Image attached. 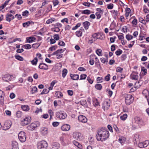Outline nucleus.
Masks as SVG:
<instances>
[{
  "label": "nucleus",
  "mask_w": 149,
  "mask_h": 149,
  "mask_svg": "<svg viewBox=\"0 0 149 149\" xmlns=\"http://www.w3.org/2000/svg\"><path fill=\"white\" fill-rule=\"evenodd\" d=\"M109 135L108 131L103 128H102L98 130L96 135V137L97 141H103L107 139Z\"/></svg>",
  "instance_id": "f257e3e1"
},
{
  "label": "nucleus",
  "mask_w": 149,
  "mask_h": 149,
  "mask_svg": "<svg viewBox=\"0 0 149 149\" xmlns=\"http://www.w3.org/2000/svg\"><path fill=\"white\" fill-rule=\"evenodd\" d=\"M48 146V143L44 140L39 141L37 144L38 149H47Z\"/></svg>",
  "instance_id": "f03ea898"
},
{
  "label": "nucleus",
  "mask_w": 149,
  "mask_h": 149,
  "mask_svg": "<svg viewBox=\"0 0 149 149\" xmlns=\"http://www.w3.org/2000/svg\"><path fill=\"white\" fill-rule=\"evenodd\" d=\"M125 102L127 105H129L133 102L134 98L132 96L130 95H125Z\"/></svg>",
  "instance_id": "7ed1b4c3"
},
{
  "label": "nucleus",
  "mask_w": 149,
  "mask_h": 149,
  "mask_svg": "<svg viewBox=\"0 0 149 149\" xmlns=\"http://www.w3.org/2000/svg\"><path fill=\"white\" fill-rule=\"evenodd\" d=\"M40 125V123L38 122H36L32 123L28 125L27 128L29 130L33 131L34 130L36 127L39 126Z\"/></svg>",
  "instance_id": "20e7f679"
},
{
  "label": "nucleus",
  "mask_w": 149,
  "mask_h": 149,
  "mask_svg": "<svg viewBox=\"0 0 149 149\" xmlns=\"http://www.w3.org/2000/svg\"><path fill=\"white\" fill-rule=\"evenodd\" d=\"M56 116L57 117L60 119H64L67 117V114L64 111H58L56 113Z\"/></svg>",
  "instance_id": "39448f33"
},
{
  "label": "nucleus",
  "mask_w": 149,
  "mask_h": 149,
  "mask_svg": "<svg viewBox=\"0 0 149 149\" xmlns=\"http://www.w3.org/2000/svg\"><path fill=\"white\" fill-rule=\"evenodd\" d=\"M18 138L21 142H25L26 139L25 133L23 131L20 132L18 134Z\"/></svg>",
  "instance_id": "423d86ee"
},
{
  "label": "nucleus",
  "mask_w": 149,
  "mask_h": 149,
  "mask_svg": "<svg viewBox=\"0 0 149 149\" xmlns=\"http://www.w3.org/2000/svg\"><path fill=\"white\" fill-rule=\"evenodd\" d=\"M73 136L74 138L77 140H80L82 139L81 135L79 132H74L73 133Z\"/></svg>",
  "instance_id": "0eeeda50"
},
{
  "label": "nucleus",
  "mask_w": 149,
  "mask_h": 149,
  "mask_svg": "<svg viewBox=\"0 0 149 149\" xmlns=\"http://www.w3.org/2000/svg\"><path fill=\"white\" fill-rule=\"evenodd\" d=\"M103 35L100 33H95L92 35L93 38L96 39H102L103 38Z\"/></svg>",
  "instance_id": "6e6552de"
},
{
  "label": "nucleus",
  "mask_w": 149,
  "mask_h": 149,
  "mask_svg": "<svg viewBox=\"0 0 149 149\" xmlns=\"http://www.w3.org/2000/svg\"><path fill=\"white\" fill-rule=\"evenodd\" d=\"M10 123V122L9 121H6L3 126V130H6L9 129L11 125Z\"/></svg>",
  "instance_id": "1a4fd4ad"
},
{
  "label": "nucleus",
  "mask_w": 149,
  "mask_h": 149,
  "mask_svg": "<svg viewBox=\"0 0 149 149\" xmlns=\"http://www.w3.org/2000/svg\"><path fill=\"white\" fill-rule=\"evenodd\" d=\"M31 117H26L22 121V124L23 125H26L31 122Z\"/></svg>",
  "instance_id": "9d476101"
},
{
  "label": "nucleus",
  "mask_w": 149,
  "mask_h": 149,
  "mask_svg": "<svg viewBox=\"0 0 149 149\" xmlns=\"http://www.w3.org/2000/svg\"><path fill=\"white\" fill-rule=\"evenodd\" d=\"M2 78L4 81L7 82L10 81L11 77L9 74H7L3 75Z\"/></svg>",
  "instance_id": "9b49d317"
},
{
  "label": "nucleus",
  "mask_w": 149,
  "mask_h": 149,
  "mask_svg": "<svg viewBox=\"0 0 149 149\" xmlns=\"http://www.w3.org/2000/svg\"><path fill=\"white\" fill-rule=\"evenodd\" d=\"M78 119L80 122L83 123H86L87 120V119L86 117L82 115L79 116L78 117Z\"/></svg>",
  "instance_id": "f8f14e48"
},
{
  "label": "nucleus",
  "mask_w": 149,
  "mask_h": 149,
  "mask_svg": "<svg viewBox=\"0 0 149 149\" xmlns=\"http://www.w3.org/2000/svg\"><path fill=\"white\" fill-rule=\"evenodd\" d=\"M4 93L3 91L0 90V103L1 105H3Z\"/></svg>",
  "instance_id": "ddd939ff"
},
{
  "label": "nucleus",
  "mask_w": 149,
  "mask_h": 149,
  "mask_svg": "<svg viewBox=\"0 0 149 149\" xmlns=\"http://www.w3.org/2000/svg\"><path fill=\"white\" fill-rule=\"evenodd\" d=\"M110 103L106 101L104 102L102 104V108L104 110H107L108 109L110 106Z\"/></svg>",
  "instance_id": "4468645a"
},
{
  "label": "nucleus",
  "mask_w": 149,
  "mask_h": 149,
  "mask_svg": "<svg viewBox=\"0 0 149 149\" xmlns=\"http://www.w3.org/2000/svg\"><path fill=\"white\" fill-rule=\"evenodd\" d=\"M134 119L136 122L138 124L141 125H144V123L143 121L139 117H135L134 118Z\"/></svg>",
  "instance_id": "2eb2a0df"
},
{
  "label": "nucleus",
  "mask_w": 149,
  "mask_h": 149,
  "mask_svg": "<svg viewBox=\"0 0 149 149\" xmlns=\"http://www.w3.org/2000/svg\"><path fill=\"white\" fill-rule=\"evenodd\" d=\"M40 132L43 135H46L48 132V129L47 128L43 127L40 129Z\"/></svg>",
  "instance_id": "dca6fc26"
},
{
  "label": "nucleus",
  "mask_w": 149,
  "mask_h": 149,
  "mask_svg": "<svg viewBox=\"0 0 149 149\" xmlns=\"http://www.w3.org/2000/svg\"><path fill=\"white\" fill-rule=\"evenodd\" d=\"M38 68L40 69L45 70H47L48 69V65L44 63H40L39 65Z\"/></svg>",
  "instance_id": "f3484780"
},
{
  "label": "nucleus",
  "mask_w": 149,
  "mask_h": 149,
  "mask_svg": "<svg viewBox=\"0 0 149 149\" xmlns=\"http://www.w3.org/2000/svg\"><path fill=\"white\" fill-rule=\"evenodd\" d=\"M70 126L68 124H65L63 125L61 127V129L63 131H68L70 128Z\"/></svg>",
  "instance_id": "a211bd4d"
},
{
  "label": "nucleus",
  "mask_w": 149,
  "mask_h": 149,
  "mask_svg": "<svg viewBox=\"0 0 149 149\" xmlns=\"http://www.w3.org/2000/svg\"><path fill=\"white\" fill-rule=\"evenodd\" d=\"M26 40L27 42L30 43L33 42H35L36 38L34 37H30L27 38Z\"/></svg>",
  "instance_id": "6ab92c4d"
},
{
  "label": "nucleus",
  "mask_w": 149,
  "mask_h": 149,
  "mask_svg": "<svg viewBox=\"0 0 149 149\" xmlns=\"http://www.w3.org/2000/svg\"><path fill=\"white\" fill-rule=\"evenodd\" d=\"M34 22L31 20L28 21L26 22L23 23L22 25L24 27H27L30 26L31 24H33Z\"/></svg>",
  "instance_id": "aec40b11"
},
{
  "label": "nucleus",
  "mask_w": 149,
  "mask_h": 149,
  "mask_svg": "<svg viewBox=\"0 0 149 149\" xmlns=\"http://www.w3.org/2000/svg\"><path fill=\"white\" fill-rule=\"evenodd\" d=\"M12 149H18V144L17 142L13 141L12 143Z\"/></svg>",
  "instance_id": "412c9836"
},
{
  "label": "nucleus",
  "mask_w": 149,
  "mask_h": 149,
  "mask_svg": "<svg viewBox=\"0 0 149 149\" xmlns=\"http://www.w3.org/2000/svg\"><path fill=\"white\" fill-rule=\"evenodd\" d=\"M83 25L85 29L87 30L88 29L89 26L90 25V23L87 21H86L83 22Z\"/></svg>",
  "instance_id": "4be33fe9"
},
{
  "label": "nucleus",
  "mask_w": 149,
  "mask_h": 149,
  "mask_svg": "<svg viewBox=\"0 0 149 149\" xmlns=\"http://www.w3.org/2000/svg\"><path fill=\"white\" fill-rule=\"evenodd\" d=\"M14 17L11 14H7L6 17V20L10 22L11 20L14 18Z\"/></svg>",
  "instance_id": "5701e85b"
},
{
  "label": "nucleus",
  "mask_w": 149,
  "mask_h": 149,
  "mask_svg": "<svg viewBox=\"0 0 149 149\" xmlns=\"http://www.w3.org/2000/svg\"><path fill=\"white\" fill-rule=\"evenodd\" d=\"M70 76L71 79L73 80H77L79 78V76L78 74L73 75L71 74Z\"/></svg>",
  "instance_id": "b1692460"
},
{
  "label": "nucleus",
  "mask_w": 149,
  "mask_h": 149,
  "mask_svg": "<svg viewBox=\"0 0 149 149\" xmlns=\"http://www.w3.org/2000/svg\"><path fill=\"white\" fill-rule=\"evenodd\" d=\"M126 141L125 138L123 136H121L119 138L118 141L121 144L124 143Z\"/></svg>",
  "instance_id": "393cba45"
},
{
  "label": "nucleus",
  "mask_w": 149,
  "mask_h": 149,
  "mask_svg": "<svg viewBox=\"0 0 149 149\" xmlns=\"http://www.w3.org/2000/svg\"><path fill=\"white\" fill-rule=\"evenodd\" d=\"M21 108L25 111H27L29 109V108L27 105H24L21 106Z\"/></svg>",
  "instance_id": "a878e982"
},
{
  "label": "nucleus",
  "mask_w": 149,
  "mask_h": 149,
  "mask_svg": "<svg viewBox=\"0 0 149 149\" xmlns=\"http://www.w3.org/2000/svg\"><path fill=\"white\" fill-rule=\"evenodd\" d=\"M93 104L94 106L96 107L99 105V102L96 99H94L93 100Z\"/></svg>",
  "instance_id": "bb28decb"
},
{
  "label": "nucleus",
  "mask_w": 149,
  "mask_h": 149,
  "mask_svg": "<svg viewBox=\"0 0 149 149\" xmlns=\"http://www.w3.org/2000/svg\"><path fill=\"white\" fill-rule=\"evenodd\" d=\"M143 94L144 95L145 94H146L145 95V97H146L147 98V100L148 101V104H149V102H148V99L147 98L148 96V95H149V92H148V91L146 90H144L143 91Z\"/></svg>",
  "instance_id": "cd10ccee"
},
{
  "label": "nucleus",
  "mask_w": 149,
  "mask_h": 149,
  "mask_svg": "<svg viewBox=\"0 0 149 149\" xmlns=\"http://www.w3.org/2000/svg\"><path fill=\"white\" fill-rule=\"evenodd\" d=\"M131 10L129 8H127L125 10L126 13H125V16L126 17H128L130 13Z\"/></svg>",
  "instance_id": "c85d7f7f"
},
{
  "label": "nucleus",
  "mask_w": 149,
  "mask_h": 149,
  "mask_svg": "<svg viewBox=\"0 0 149 149\" xmlns=\"http://www.w3.org/2000/svg\"><path fill=\"white\" fill-rule=\"evenodd\" d=\"M38 61V58L37 57L35 58L31 61V64L33 65H36Z\"/></svg>",
  "instance_id": "c756f323"
},
{
  "label": "nucleus",
  "mask_w": 149,
  "mask_h": 149,
  "mask_svg": "<svg viewBox=\"0 0 149 149\" xmlns=\"http://www.w3.org/2000/svg\"><path fill=\"white\" fill-rule=\"evenodd\" d=\"M55 53L56 54V56H57V58L58 59H59L61 58L63 56V54L58 52H57V51L55 52Z\"/></svg>",
  "instance_id": "7c9ffc66"
},
{
  "label": "nucleus",
  "mask_w": 149,
  "mask_h": 149,
  "mask_svg": "<svg viewBox=\"0 0 149 149\" xmlns=\"http://www.w3.org/2000/svg\"><path fill=\"white\" fill-rule=\"evenodd\" d=\"M22 47L26 49H30L31 48V45H30L29 44L24 45L22 46Z\"/></svg>",
  "instance_id": "2f4dec72"
},
{
  "label": "nucleus",
  "mask_w": 149,
  "mask_h": 149,
  "mask_svg": "<svg viewBox=\"0 0 149 149\" xmlns=\"http://www.w3.org/2000/svg\"><path fill=\"white\" fill-rule=\"evenodd\" d=\"M95 87L97 89L100 90L102 88V86L100 84H96L95 86Z\"/></svg>",
  "instance_id": "473e14b6"
},
{
  "label": "nucleus",
  "mask_w": 149,
  "mask_h": 149,
  "mask_svg": "<svg viewBox=\"0 0 149 149\" xmlns=\"http://www.w3.org/2000/svg\"><path fill=\"white\" fill-rule=\"evenodd\" d=\"M81 12L82 14H89L91 13V11L90 10H86L83 11H80Z\"/></svg>",
  "instance_id": "72a5a7b5"
},
{
  "label": "nucleus",
  "mask_w": 149,
  "mask_h": 149,
  "mask_svg": "<svg viewBox=\"0 0 149 149\" xmlns=\"http://www.w3.org/2000/svg\"><path fill=\"white\" fill-rule=\"evenodd\" d=\"M139 134H135L134 136V141H136V143H137V141H139Z\"/></svg>",
  "instance_id": "f704fd0d"
},
{
  "label": "nucleus",
  "mask_w": 149,
  "mask_h": 149,
  "mask_svg": "<svg viewBox=\"0 0 149 149\" xmlns=\"http://www.w3.org/2000/svg\"><path fill=\"white\" fill-rule=\"evenodd\" d=\"M67 70L66 69H64L62 71V77L64 78L67 73Z\"/></svg>",
  "instance_id": "c9c22d12"
},
{
  "label": "nucleus",
  "mask_w": 149,
  "mask_h": 149,
  "mask_svg": "<svg viewBox=\"0 0 149 149\" xmlns=\"http://www.w3.org/2000/svg\"><path fill=\"white\" fill-rule=\"evenodd\" d=\"M55 95L58 97V98L62 97L63 95L62 93L60 91H57L55 93Z\"/></svg>",
  "instance_id": "e433bc0d"
},
{
  "label": "nucleus",
  "mask_w": 149,
  "mask_h": 149,
  "mask_svg": "<svg viewBox=\"0 0 149 149\" xmlns=\"http://www.w3.org/2000/svg\"><path fill=\"white\" fill-rule=\"evenodd\" d=\"M123 52L120 49H118V50L116 51L115 52V54L117 56H119Z\"/></svg>",
  "instance_id": "4c0bfd02"
},
{
  "label": "nucleus",
  "mask_w": 149,
  "mask_h": 149,
  "mask_svg": "<svg viewBox=\"0 0 149 149\" xmlns=\"http://www.w3.org/2000/svg\"><path fill=\"white\" fill-rule=\"evenodd\" d=\"M127 115L126 114H124L123 115L121 116L120 118L121 120H125L127 118Z\"/></svg>",
  "instance_id": "58836bf2"
},
{
  "label": "nucleus",
  "mask_w": 149,
  "mask_h": 149,
  "mask_svg": "<svg viewBox=\"0 0 149 149\" xmlns=\"http://www.w3.org/2000/svg\"><path fill=\"white\" fill-rule=\"evenodd\" d=\"M82 32L80 30L79 31H78L76 32V34L77 36L78 37H81L82 36Z\"/></svg>",
  "instance_id": "ea45409f"
},
{
  "label": "nucleus",
  "mask_w": 149,
  "mask_h": 149,
  "mask_svg": "<svg viewBox=\"0 0 149 149\" xmlns=\"http://www.w3.org/2000/svg\"><path fill=\"white\" fill-rule=\"evenodd\" d=\"M40 45V43L34 44L32 45V47L34 49H36Z\"/></svg>",
  "instance_id": "a19ab883"
},
{
  "label": "nucleus",
  "mask_w": 149,
  "mask_h": 149,
  "mask_svg": "<svg viewBox=\"0 0 149 149\" xmlns=\"http://www.w3.org/2000/svg\"><path fill=\"white\" fill-rule=\"evenodd\" d=\"M15 57L16 59L20 61H23L24 60L23 58L19 56L15 55Z\"/></svg>",
  "instance_id": "79ce46f5"
},
{
  "label": "nucleus",
  "mask_w": 149,
  "mask_h": 149,
  "mask_svg": "<svg viewBox=\"0 0 149 149\" xmlns=\"http://www.w3.org/2000/svg\"><path fill=\"white\" fill-rule=\"evenodd\" d=\"M111 12L114 15V16L116 17L117 16L118 14V11L115 10H112L111 11Z\"/></svg>",
  "instance_id": "37998d69"
},
{
  "label": "nucleus",
  "mask_w": 149,
  "mask_h": 149,
  "mask_svg": "<svg viewBox=\"0 0 149 149\" xmlns=\"http://www.w3.org/2000/svg\"><path fill=\"white\" fill-rule=\"evenodd\" d=\"M96 10L97 11V13H100V14L102 15L104 13L103 10H102L100 8H97Z\"/></svg>",
  "instance_id": "c03bdc74"
},
{
  "label": "nucleus",
  "mask_w": 149,
  "mask_h": 149,
  "mask_svg": "<svg viewBox=\"0 0 149 149\" xmlns=\"http://www.w3.org/2000/svg\"><path fill=\"white\" fill-rule=\"evenodd\" d=\"M96 54L99 56H101L102 55V50L100 49H97L96 51Z\"/></svg>",
  "instance_id": "a18cd8bd"
},
{
  "label": "nucleus",
  "mask_w": 149,
  "mask_h": 149,
  "mask_svg": "<svg viewBox=\"0 0 149 149\" xmlns=\"http://www.w3.org/2000/svg\"><path fill=\"white\" fill-rule=\"evenodd\" d=\"M126 38L128 40H129L132 38L133 36L131 35L128 34L126 35Z\"/></svg>",
  "instance_id": "49530a36"
},
{
  "label": "nucleus",
  "mask_w": 149,
  "mask_h": 149,
  "mask_svg": "<svg viewBox=\"0 0 149 149\" xmlns=\"http://www.w3.org/2000/svg\"><path fill=\"white\" fill-rule=\"evenodd\" d=\"M49 92V90H47V89H44L42 91L41 93V95H42L43 94H46Z\"/></svg>",
  "instance_id": "de8ad7c7"
},
{
  "label": "nucleus",
  "mask_w": 149,
  "mask_h": 149,
  "mask_svg": "<svg viewBox=\"0 0 149 149\" xmlns=\"http://www.w3.org/2000/svg\"><path fill=\"white\" fill-rule=\"evenodd\" d=\"M127 58V56L125 54H123L121 56V59L122 61H124Z\"/></svg>",
  "instance_id": "09e8293b"
},
{
  "label": "nucleus",
  "mask_w": 149,
  "mask_h": 149,
  "mask_svg": "<svg viewBox=\"0 0 149 149\" xmlns=\"http://www.w3.org/2000/svg\"><path fill=\"white\" fill-rule=\"evenodd\" d=\"M29 13V12L27 10H25V11L23 12L22 13V15L23 16H28V14Z\"/></svg>",
  "instance_id": "8fccbe9b"
},
{
  "label": "nucleus",
  "mask_w": 149,
  "mask_h": 149,
  "mask_svg": "<svg viewBox=\"0 0 149 149\" xmlns=\"http://www.w3.org/2000/svg\"><path fill=\"white\" fill-rule=\"evenodd\" d=\"M55 19L54 18H51L49 19L46 21V23L47 24H49L51 23H52V22H53L54 21Z\"/></svg>",
  "instance_id": "3c124183"
},
{
  "label": "nucleus",
  "mask_w": 149,
  "mask_h": 149,
  "mask_svg": "<svg viewBox=\"0 0 149 149\" xmlns=\"http://www.w3.org/2000/svg\"><path fill=\"white\" fill-rule=\"evenodd\" d=\"M144 147H146L149 144V141L148 140H146L144 142H143Z\"/></svg>",
  "instance_id": "603ef678"
},
{
  "label": "nucleus",
  "mask_w": 149,
  "mask_h": 149,
  "mask_svg": "<svg viewBox=\"0 0 149 149\" xmlns=\"http://www.w3.org/2000/svg\"><path fill=\"white\" fill-rule=\"evenodd\" d=\"M86 75L85 74H81L80 76V79H84L86 78Z\"/></svg>",
  "instance_id": "864d4df0"
},
{
  "label": "nucleus",
  "mask_w": 149,
  "mask_h": 149,
  "mask_svg": "<svg viewBox=\"0 0 149 149\" xmlns=\"http://www.w3.org/2000/svg\"><path fill=\"white\" fill-rule=\"evenodd\" d=\"M113 7V5L112 3H110L107 5V8L108 9H111Z\"/></svg>",
  "instance_id": "5fc2aeb1"
},
{
  "label": "nucleus",
  "mask_w": 149,
  "mask_h": 149,
  "mask_svg": "<svg viewBox=\"0 0 149 149\" xmlns=\"http://www.w3.org/2000/svg\"><path fill=\"white\" fill-rule=\"evenodd\" d=\"M123 70V68L118 67L116 68V71L117 72L121 73L122 72V71Z\"/></svg>",
  "instance_id": "6e6d98bb"
},
{
  "label": "nucleus",
  "mask_w": 149,
  "mask_h": 149,
  "mask_svg": "<svg viewBox=\"0 0 149 149\" xmlns=\"http://www.w3.org/2000/svg\"><path fill=\"white\" fill-rule=\"evenodd\" d=\"M100 60L101 62L103 63H104L106 62H108L107 59H106L104 58H101L100 59Z\"/></svg>",
  "instance_id": "4d7b16f0"
},
{
  "label": "nucleus",
  "mask_w": 149,
  "mask_h": 149,
  "mask_svg": "<svg viewBox=\"0 0 149 149\" xmlns=\"http://www.w3.org/2000/svg\"><path fill=\"white\" fill-rule=\"evenodd\" d=\"M81 24V23H78L74 27L72 28V30H74L77 29L78 27H79L80 26Z\"/></svg>",
  "instance_id": "13d9d810"
},
{
  "label": "nucleus",
  "mask_w": 149,
  "mask_h": 149,
  "mask_svg": "<svg viewBox=\"0 0 149 149\" xmlns=\"http://www.w3.org/2000/svg\"><path fill=\"white\" fill-rule=\"evenodd\" d=\"M54 6H55L59 3V2L58 0H53V1Z\"/></svg>",
  "instance_id": "bf43d9fd"
},
{
  "label": "nucleus",
  "mask_w": 149,
  "mask_h": 149,
  "mask_svg": "<svg viewBox=\"0 0 149 149\" xmlns=\"http://www.w3.org/2000/svg\"><path fill=\"white\" fill-rule=\"evenodd\" d=\"M54 39L56 40H58L59 39V36L58 34H55L54 36Z\"/></svg>",
  "instance_id": "052dcab7"
},
{
  "label": "nucleus",
  "mask_w": 149,
  "mask_h": 149,
  "mask_svg": "<svg viewBox=\"0 0 149 149\" xmlns=\"http://www.w3.org/2000/svg\"><path fill=\"white\" fill-rule=\"evenodd\" d=\"M57 48V46L56 45L54 46L51 47L49 48V49L51 51H52L53 50H55Z\"/></svg>",
  "instance_id": "680f3d73"
},
{
  "label": "nucleus",
  "mask_w": 149,
  "mask_h": 149,
  "mask_svg": "<svg viewBox=\"0 0 149 149\" xmlns=\"http://www.w3.org/2000/svg\"><path fill=\"white\" fill-rule=\"evenodd\" d=\"M110 74H108L104 78L105 80L107 81H108L110 79Z\"/></svg>",
  "instance_id": "e2e57ef3"
},
{
  "label": "nucleus",
  "mask_w": 149,
  "mask_h": 149,
  "mask_svg": "<svg viewBox=\"0 0 149 149\" xmlns=\"http://www.w3.org/2000/svg\"><path fill=\"white\" fill-rule=\"evenodd\" d=\"M103 78L102 77H98L97 80L98 83H100L102 82Z\"/></svg>",
  "instance_id": "0e129e2a"
},
{
  "label": "nucleus",
  "mask_w": 149,
  "mask_h": 149,
  "mask_svg": "<svg viewBox=\"0 0 149 149\" xmlns=\"http://www.w3.org/2000/svg\"><path fill=\"white\" fill-rule=\"evenodd\" d=\"M58 45L61 46H64L65 45V44L64 42L60 41L58 43Z\"/></svg>",
  "instance_id": "69168bd1"
},
{
  "label": "nucleus",
  "mask_w": 149,
  "mask_h": 149,
  "mask_svg": "<svg viewBox=\"0 0 149 149\" xmlns=\"http://www.w3.org/2000/svg\"><path fill=\"white\" fill-rule=\"evenodd\" d=\"M22 112L20 111H18L16 113V116L18 118H20L21 116Z\"/></svg>",
  "instance_id": "338daca9"
},
{
  "label": "nucleus",
  "mask_w": 149,
  "mask_h": 149,
  "mask_svg": "<svg viewBox=\"0 0 149 149\" xmlns=\"http://www.w3.org/2000/svg\"><path fill=\"white\" fill-rule=\"evenodd\" d=\"M95 15L97 17V19H99L101 17V15H102L96 12L95 13Z\"/></svg>",
  "instance_id": "774afa93"
}]
</instances>
